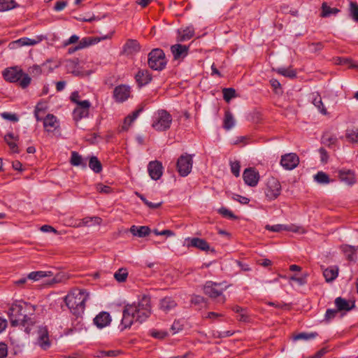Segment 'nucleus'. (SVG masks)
<instances>
[{"instance_id": "nucleus-16", "label": "nucleus", "mask_w": 358, "mask_h": 358, "mask_svg": "<svg viewBox=\"0 0 358 358\" xmlns=\"http://www.w3.org/2000/svg\"><path fill=\"white\" fill-rule=\"evenodd\" d=\"M189 48V45H181L179 43L171 45V51L174 59H183L188 55Z\"/></svg>"}, {"instance_id": "nucleus-63", "label": "nucleus", "mask_w": 358, "mask_h": 358, "mask_svg": "<svg viewBox=\"0 0 358 358\" xmlns=\"http://www.w3.org/2000/svg\"><path fill=\"white\" fill-rule=\"evenodd\" d=\"M67 5V2L66 1H58L55 3L54 9L56 11L62 10Z\"/></svg>"}, {"instance_id": "nucleus-30", "label": "nucleus", "mask_w": 358, "mask_h": 358, "mask_svg": "<svg viewBox=\"0 0 358 358\" xmlns=\"http://www.w3.org/2000/svg\"><path fill=\"white\" fill-rule=\"evenodd\" d=\"M321 9L322 12L320 16L322 17H329L331 15H336L340 12V10L337 8H331L327 2L322 3Z\"/></svg>"}, {"instance_id": "nucleus-60", "label": "nucleus", "mask_w": 358, "mask_h": 358, "mask_svg": "<svg viewBox=\"0 0 358 358\" xmlns=\"http://www.w3.org/2000/svg\"><path fill=\"white\" fill-rule=\"evenodd\" d=\"M232 199L243 204H247L250 201V199L248 198L242 196L238 194H234Z\"/></svg>"}, {"instance_id": "nucleus-35", "label": "nucleus", "mask_w": 358, "mask_h": 358, "mask_svg": "<svg viewBox=\"0 0 358 358\" xmlns=\"http://www.w3.org/2000/svg\"><path fill=\"white\" fill-rule=\"evenodd\" d=\"M235 125V120L232 113L227 110L225 112L224 117L223 120V127L226 130H229L233 128Z\"/></svg>"}, {"instance_id": "nucleus-9", "label": "nucleus", "mask_w": 358, "mask_h": 358, "mask_svg": "<svg viewBox=\"0 0 358 358\" xmlns=\"http://www.w3.org/2000/svg\"><path fill=\"white\" fill-rule=\"evenodd\" d=\"M192 156L188 154L182 155L178 159L177 169L179 174L182 176H187L192 171Z\"/></svg>"}, {"instance_id": "nucleus-6", "label": "nucleus", "mask_w": 358, "mask_h": 358, "mask_svg": "<svg viewBox=\"0 0 358 358\" xmlns=\"http://www.w3.org/2000/svg\"><path fill=\"white\" fill-rule=\"evenodd\" d=\"M172 122V117L165 110H157L154 115L152 127L158 131L169 129Z\"/></svg>"}, {"instance_id": "nucleus-11", "label": "nucleus", "mask_w": 358, "mask_h": 358, "mask_svg": "<svg viewBox=\"0 0 358 358\" xmlns=\"http://www.w3.org/2000/svg\"><path fill=\"white\" fill-rule=\"evenodd\" d=\"M265 229L273 232H280L282 231H289L298 234H304L306 232L305 229L301 227L296 226L294 224L286 225L278 224L272 226L267 224L266 225Z\"/></svg>"}, {"instance_id": "nucleus-7", "label": "nucleus", "mask_w": 358, "mask_h": 358, "mask_svg": "<svg viewBox=\"0 0 358 358\" xmlns=\"http://www.w3.org/2000/svg\"><path fill=\"white\" fill-rule=\"evenodd\" d=\"M148 65L156 71H162L166 65V60L164 51L159 48L152 50L148 55Z\"/></svg>"}, {"instance_id": "nucleus-27", "label": "nucleus", "mask_w": 358, "mask_h": 358, "mask_svg": "<svg viewBox=\"0 0 358 358\" xmlns=\"http://www.w3.org/2000/svg\"><path fill=\"white\" fill-rule=\"evenodd\" d=\"M129 231L133 236L142 238L148 236L150 233V229L147 226L137 227L132 225L129 229Z\"/></svg>"}, {"instance_id": "nucleus-50", "label": "nucleus", "mask_w": 358, "mask_h": 358, "mask_svg": "<svg viewBox=\"0 0 358 358\" xmlns=\"http://www.w3.org/2000/svg\"><path fill=\"white\" fill-rule=\"evenodd\" d=\"M350 14L352 19L357 22L358 21V4L356 2L351 1L350 3Z\"/></svg>"}, {"instance_id": "nucleus-25", "label": "nucleus", "mask_w": 358, "mask_h": 358, "mask_svg": "<svg viewBox=\"0 0 358 358\" xmlns=\"http://www.w3.org/2000/svg\"><path fill=\"white\" fill-rule=\"evenodd\" d=\"M312 103L318 109L320 113L324 115H327L328 112L327 108L324 107L321 96L318 92H314L311 94Z\"/></svg>"}, {"instance_id": "nucleus-4", "label": "nucleus", "mask_w": 358, "mask_h": 358, "mask_svg": "<svg viewBox=\"0 0 358 358\" xmlns=\"http://www.w3.org/2000/svg\"><path fill=\"white\" fill-rule=\"evenodd\" d=\"M4 79L10 83L19 82V85L24 89L31 83V78L17 66L6 69L3 73Z\"/></svg>"}, {"instance_id": "nucleus-14", "label": "nucleus", "mask_w": 358, "mask_h": 358, "mask_svg": "<svg viewBox=\"0 0 358 358\" xmlns=\"http://www.w3.org/2000/svg\"><path fill=\"white\" fill-rule=\"evenodd\" d=\"M90 105V102L87 100L82 101L79 103V105L73 110L74 120L78 121L83 117H87Z\"/></svg>"}, {"instance_id": "nucleus-45", "label": "nucleus", "mask_w": 358, "mask_h": 358, "mask_svg": "<svg viewBox=\"0 0 358 358\" xmlns=\"http://www.w3.org/2000/svg\"><path fill=\"white\" fill-rule=\"evenodd\" d=\"M60 64V62H53L52 59H48L42 64V67H43L44 69H47L48 73H50L54 69L58 68Z\"/></svg>"}, {"instance_id": "nucleus-44", "label": "nucleus", "mask_w": 358, "mask_h": 358, "mask_svg": "<svg viewBox=\"0 0 358 358\" xmlns=\"http://www.w3.org/2000/svg\"><path fill=\"white\" fill-rule=\"evenodd\" d=\"M343 251L349 260H354V255L358 252V246L355 248L351 245H345L343 247Z\"/></svg>"}, {"instance_id": "nucleus-57", "label": "nucleus", "mask_w": 358, "mask_h": 358, "mask_svg": "<svg viewBox=\"0 0 358 358\" xmlns=\"http://www.w3.org/2000/svg\"><path fill=\"white\" fill-rule=\"evenodd\" d=\"M219 213L224 217H229L230 219H236V217L234 215V214L231 210H229L225 208H221L219 210Z\"/></svg>"}, {"instance_id": "nucleus-32", "label": "nucleus", "mask_w": 358, "mask_h": 358, "mask_svg": "<svg viewBox=\"0 0 358 358\" xmlns=\"http://www.w3.org/2000/svg\"><path fill=\"white\" fill-rule=\"evenodd\" d=\"M338 274V268L337 266H331L324 270L323 275L327 282H331L335 280Z\"/></svg>"}, {"instance_id": "nucleus-12", "label": "nucleus", "mask_w": 358, "mask_h": 358, "mask_svg": "<svg viewBox=\"0 0 358 358\" xmlns=\"http://www.w3.org/2000/svg\"><path fill=\"white\" fill-rule=\"evenodd\" d=\"M299 163V158L295 153H288L282 156L280 164L287 170L295 169Z\"/></svg>"}, {"instance_id": "nucleus-33", "label": "nucleus", "mask_w": 358, "mask_h": 358, "mask_svg": "<svg viewBox=\"0 0 358 358\" xmlns=\"http://www.w3.org/2000/svg\"><path fill=\"white\" fill-rule=\"evenodd\" d=\"M68 73H72L74 76H80V71L78 69V63L77 60L69 59L66 62L65 64Z\"/></svg>"}, {"instance_id": "nucleus-49", "label": "nucleus", "mask_w": 358, "mask_h": 358, "mask_svg": "<svg viewBox=\"0 0 358 358\" xmlns=\"http://www.w3.org/2000/svg\"><path fill=\"white\" fill-rule=\"evenodd\" d=\"M224 99L227 102H229L232 98L236 96V91L233 88H224L222 90Z\"/></svg>"}, {"instance_id": "nucleus-56", "label": "nucleus", "mask_w": 358, "mask_h": 358, "mask_svg": "<svg viewBox=\"0 0 358 358\" xmlns=\"http://www.w3.org/2000/svg\"><path fill=\"white\" fill-rule=\"evenodd\" d=\"M1 117L7 120L12 122H17L19 120L18 117L15 114L10 113H1Z\"/></svg>"}, {"instance_id": "nucleus-40", "label": "nucleus", "mask_w": 358, "mask_h": 358, "mask_svg": "<svg viewBox=\"0 0 358 358\" xmlns=\"http://www.w3.org/2000/svg\"><path fill=\"white\" fill-rule=\"evenodd\" d=\"M348 141L352 143H358V129H348L345 132Z\"/></svg>"}, {"instance_id": "nucleus-46", "label": "nucleus", "mask_w": 358, "mask_h": 358, "mask_svg": "<svg viewBox=\"0 0 358 358\" xmlns=\"http://www.w3.org/2000/svg\"><path fill=\"white\" fill-rule=\"evenodd\" d=\"M314 179L317 182L320 184H328L330 182L329 176L322 171L318 172L314 176Z\"/></svg>"}, {"instance_id": "nucleus-8", "label": "nucleus", "mask_w": 358, "mask_h": 358, "mask_svg": "<svg viewBox=\"0 0 358 358\" xmlns=\"http://www.w3.org/2000/svg\"><path fill=\"white\" fill-rule=\"evenodd\" d=\"M265 195L270 200H274L278 197L281 192V185L275 178L271 177L268 179L265 188Z\"/></svg>"}, {"instance_id": "nucleus-55", "label": "nucleus", "mask_w": 358, "mask_h": 358, "mask_svg": "<svg viewBox=\"0 0 358 358\" xmlns=\"http://www.w3.org/2000/svg\"><path fill=\"white\" fill-rule=\"evenodd\" d=\"M338 313V311L336 309H328L326 311L324 319L326 321L329 322L331 319L334 318Z\"/></svg>"}, {"instance_id": "nucleus-36", "label": "nucleus", "mask_w": 358, "mask_h": 358, "mask_svg": "<svg viewBox=\"0 0 358 358\" xmlns=\"http://www.w3.org/2000/svg\"><path fill=\"white\" fill-rule=\"evenodd\" d=\"M52 275V271H33L31 272L28 275V278L30 280H33L34 281L38 280L41 278H45V277H50Z\"/></svg>"}, {"instance_id": "nucleus-28", "label": "nucleus", "mask_w": 358, "mask_h": 358, "mask_svg": "<svg viewBox=\"0 0 358 358\" xmlns=\"http://www.w3.org/2000/svg\"><path fill=\"white\" fill-rule=\"evenodd\" d=\"M151 80V75L147 70L139 71L136 75V80L140 86L148 84Z\"/></svg>"}, {"instance_id": "nucleus-38", "label": "nucleus", "mask_w": 358, "mask_h": 358, "mask_svg": "<svg viewBox=\"0 0 358 358\" xmlns=\"http://www.w3.org/2000/svg\"><path fill=\"white\" fill-rule=\"evenodd\" d=\"M90 168L95 173H100L102 170V165L96 157L92 156L89 161Z\"/></svg>"}, {"instance_id": "nucleus-58", "label": "nucleus", "mask_w": 358, "mask_h": 358, "mask_svg": "<svg viewBox=\"0 0 358 358\" xmlns=\"http://www.w3.org/2000/svg\"><path fill=\"white\" fill-rule=\"evenodd\" d=\"M306 276L307 274H305L303 277H296L294 275L289 278V281H294L298 283L299 285H303L306 283Z\"/></svg>"}, {"instance_id": "nucleus-59", "label": "nucleus", "mask_w": 358, "mask_h": 358, "mask_svg": "<svg viewBox=\"0 0 358 358\" xmlns=\"http://www.w3.org/2000/svg\"><path fill=\"white\" fill-rule=\"evenodd\" d=\"M29 72L30 74L34 76H39L42 73L41 66L38 65H34L29 69Z\"/></svg>"}, {"instance_id": "nucleus-2", "label": "nucleus", "mask_w": 358, "mask_h": 358, "mask_svg": "<svg viewBox=\"0 0 358 358\" xmlns=\"http://www.w3.org/2000/svg\"><path fill=\"white\" fill-rule=\"evenodd\" d=\"M90 294L85 289H73L65 297V303L70 311L76 316L81 315L85 309V303Z\"/></svg>"}, {"instance_id": "nucleus-31", "label": "nucleus", "mask_w": 358, "mask_h": 358, "mask_svg": "<svg viewBox=\"0 0 358 358\" xmlns=\"http://www.w3.org/2000/svg\"><path fill=\"white\" fill-rule=\"evenodd\" d=\"M29 329H31V334H37L38 336H48L46 327L38 325L34 322L32 320H31V322L29 323ZM29 334H31V333Z\"/></svg>"}, {"instance_id": "nucleus-13", "label": "nucleus", "mask_w": 358, "mask_h": 358, "mask_svg": "<svg viewBox=\"0 0 358 358\" xmlns=\"http://www.w3.org/2000/svg\"><path fill=\"white\" fill-rule=\"evenodd\" d=\"M185 329L184 322L180 320H175L173 323L171 324L170 328V331H153L152 332L151 336H168L169 334L173 335L176 334L183 333V330Z\"/></svg>"}, {"instance_id": "nucleus-18", "label": "nucleus", "mask_w": 358, "mask_h": 358, "mask_svg": "<svg viewBox=\"0 0 358 358\" xmlns=\"http://www.w3.org/2000/svg\"><path fill=\"white\" fill-rule=\"evenodd\" d=\"M162 165L157 161L150 162L148 166L149 176L152 180H159L162 175Z\"/></svg>"}, {"instance_id": "nucleus-42", "label": "nucleus", "mask_w": 358, "mask_h": 358, "mask_svg": "<svg viewBox=\"0 0 358 358\" xmlns=\"http://www.w3.org/2000/svg\"><path fill=\"white\" fill-rule=\"evenodd\" d=\"M275 71L278 73H279L285 77H287V78H293L296 77V71L291 68L282 67V68L277 69Z\"/></svg>"}, {"instance_id": "nucleus-62", "label": "nucleus", "mask_w": 358, "mask_h": 358, "mask_svg": "<svg viewBox=\"0 0 358 358\" xmlns=\"http://www.w3.org/2000/svg\"><path fill=\"white\" fill-rule=\"evenodd\" d=\"M64 275L62 274H57L54 278H52L50 280L46 282L48 285H52L55 283L60 282L63 280Z\"/></svg>"}, {"instance_id": "nucleus-48", "label": "nucleus", "mask_w": 358, "mask_h": 358, "mask_svg": "<svg viewBox=\"0 0 358 358\" xmlns=\"http://www.w3.org/2000/svg\"><path fill=\"white\" fill-rule=\"evenodd\" d=\"M128 276V273L126 268H121L118 269L114 274V278L119 282H124Z\"/></svg>"}, {"instance_id": "nucleus-54", "label": "nucleus", "mask_w": 358, "mask_h": 358, "mask_svg": "<svg viewBox=\"0 0 358 358\" xmlns=\"http://www.w3.org/2000/svg\"><path fill=\"white\" fill-rule=\"evenodd\" d=\"M96 189L97 192L103 194H109L112 192V189L108 185H104L101 183H99L96 185Z\"/></svg>"}, {"instance_id": "nucleus-15", "label": "nucleus", "mask_w": 358, "mask_h": 358, "mask_svg": "<svg viewBox=\"0 0 358 358\" xmlns=\"http://www.w3.org/2000/svg\"><path fill=\"white\" fill-rule=\"evenodd\" d=\"M243 178L245 182L250 187L256 186L259 179L258 172L252 168L245 169L243 173Z\"/></svg>"}, {"instance_id": "nucleus-37", "label": "nucleus", "mask_w": 358, "mask_h": 358, "mask_svg": "<svg viewBox=\"0 0 358 358\" xmlns=\"http://www.w3.org/2000/svg\"><path fill=\"white\" fill-rule=\"evenodd\" d=\"M124 50L130 54L138 52L140 50L139 43L136 40L129 39L124 45Z\"/></svg>"}, {"instance_id": "nucleus-29", "label": "nucleus", "mask_w": 358, "mask_h": 358, "mask_svg": "<svg viewBox=\"0 0 358 358\" xmlns=\"http://www.w3.org/2000/svg\"><path fill=\"white\" fill-rule=\"evenodd\" d=\"M143 111V108H140L132 113L131 115L127 116L124 118V124L122 127V129L127 131L128 130L129 126L133 123V122L138 117L139 114Z\"/></svg>"}, {"instance_id": "nucleus-19", "label": "nucleus", "mask_w": 358, "mask_h": 358, "mask_svg": "<svg viewBox=\"0 0 358 358\" xmlns=\"http://www.w3.org/2000/svg\"><path fill=\"white\" fill-rule=\"evenodd\" d=\"M188 247H194L202 251H208L210 250L209 244L202 238H188L186 239Z\"/></svg>"}, {"instance_id": "nucleus-39", "label": "nucleus", "mask_w": 358, "mask_h": 358, "mask_svg": "<svg viewBox=\"0 0 358 358\" xmlns=\"http://www.w3.org/2000/svg\"><path fill=\"white\" fill-rule=\"evenodd\" d=\"M46 109V105L41 102L36 106L34 115L37 121H41L43 120V115L45 114Z\"/></svg>"}, {"instance_id": "nucleus-17", "label": "nucleus", "mask_w": 358, "mask_h": 358, "mask_svg": "<svg viewBox=\"0 0 358 358\" xmlns=\"http://www.w3.org/2000/svg\"><path fill=\"white\" fill-rule=\"evenodd\" d=\"M111 321L112 319L110 314L106 311L99 313L93 320L94 324L99 329L107 327Z\"/></svg>"}, {"instance_id": "nucleus-26", "label": "nucleus", "mask_w": 358, "mask_h": 358, "mask_svg": "<svg viewBox=\"0 0 358 358\" xmlns=\"http://www.w3.org/2000/svg\"><path fill=\"white\" fill-rule=\"evenodd\" d=\"M335 305L338 311L345 310L349 311L355 307L354 302L350 303L342 297H337L335 299Z\"/></svg>"}, {"instance_id": "nucleus-51", "label": "nucleus", "mask_w": 358, "mask_h": 358, "mask_svg": "<svg viewBox=\"0 0 358 358\" xmlns=\"http://www.w3.org/2000/svg\"><path fill=\"white\" fill-rule=\"evenodd\" d=\"M71 164L73 166H85V164H83L82 157L76 152H72L71 153Z\"/></svg>"}, {"instance_id": "nucleus-21", "label": "nucleus", "mask_w": 358, "mask_h": 358, "mask_svg": "<svg viewBox=\"0 0 358 358\" xmlns=\"http://www.w3.org/2000/svg\"><path fill=\"white\" fill-rule=\"evenodd\" d=\"M112 34H113L110 35H106L103 37L84 38L80 41L78 45L74 48V50L83 49L90 45L96 44L102 40L110 38Z\"/></svg>"}, {"instance_id": "nucleus-1", "label": "nucleus", "mask_w": 358, "mask_h": 358, "mask_svg": "<svg viewBox=\"0 0 358 358\" xmlns=\"http://www.w3.org/2000/svg\"><path fill=\"white\" fill-rule=\"evenodd\" d=\"M151 307L150 299L144 297L137 303L127 304L122 313V319L119 325L120 332L129 328L134 321L142 322L150 315Z\"/></svg>"}, {"instance_id": "nucleus-61", "label": "nucleus", "mask_w": 358, "mask_h": 358, "mask_svg": "<svg viewBox=\"0 0 358 358\" xmlns=\"http://www.w3.org/2000/svg\"><path fill=\"white\" fill-rule=\"evenodd\" d=\"M8 355V347L4 343H0V358H6Z\"/></svg>"}, {"instance_id": "nucleus-47", "label": "nucleus", "mask_w": 358, "mask_h": 358, "mask_svg": "<svg viewBox=\"0 0 358 358\" xmlns=\"http://www.w3.org/2000/svg\"><path fill=\"white\" fill-rule=\"evenodd\" d=\"M337 63L341 65H349L350 68L358 69V63L355 62L350 58L339 57L337 59Z\"/></svg>"}, {"instance_id": "nucleus-20", "label": "nucleus", "mask_w": 358, "mask_h": 358, "mask_svg": "<svg viewBox=\"0 0 358 358\" xmlns=\"http://www.w3.org/2000/svg\"><path fill=\"white\" fill-rule=\"evenodd\" d=\"M41 41V39H31L24 37L10 42L8 45V47L10 49H16L24 45H34L38 43Z\"/></svg>"}, {"instance_id": "nucleus-24", "label": "nucleus", "mask_w": 358, "mask_h": 358, "mask_svg": "<svg viewBox=\"0 0 358 358\" xmlns=\"http://www.w3.org/2000/svg\"><path fill=\"white\" fill-rule=\"evenodd\" d=\"M339 178L348 185H352L356 182L354 172L350 170H341L339 171Z\"/></svg>"}, {"instance_id": "nucleus-64", "label": "nucleus", "mask_w": 358, "mask_h": 358, "mask_svg": "<svg viewBox=\"0 0 358 358\" xmlns=\"http://www.w3.org/2000/svg\"><path fill=\"white\" fill-rule=\"evenodd\" d=\"M191 302L196 305H199L204 303V298L201 296L194 295L191 299Z\"/></svg>"}, {"instance_id": "nucleus-52", "label": "nucleus", "mask_w": 358, "mask_h": 358, "mask_svg": "<svg viewBox=\"0 0 358 358\" xmlns=\"http://www.w3.org/2000/svg\"><path fill=\"white\" fill-rule=\"evenodd\" d=\"M43 350H47L50 346L49 337H38L36 342Z\"/></svg>"}, {"instance_id": "nucleus-41", "label": "nucleus", "mask_w": 358, "mask_h": 358, "mask_svg": "<svg viewBox=\"0 0 358 358\" xmlns=\"http://www.w3.org/2000/svg\"><path fill=\"white\" fill-rule=\"evenodd\" d=\"M16 6L17 3L13 0H0V12L13 9Z\"/></svg>"}, {"instance_id": "nucleus-23", "label": "nucleus", "mask_w": 358, "mask_h": 358, "mask_svg": "<svg viewBox=\"0 0 358 358\" xmlns=\"http://www.w3.org/2000/svg\"><path fill=\"white\" fill-rule=\"evenodd\" d=\"M194 35V29L192 27H187L178 31L177 41L184 42L192 38Z\"/></svg>"}, {"instance_id": "nucleus-43", "label": "nucleus", "mask_w": 358, "mask_h": 358, "mask_svg": "<svg viewBox=\"0 0 358 358\" xmlns=\"http://www.w3.org/2000/svg\"><path fill=\"white\" fill-rule=\"evenodd\" d=\"M5 141L8 143V146L10 147V149L12 150L13 152L18 153L19 150L17 144L15 142H12V139H15L14 135L11 133L8 134L4 137Z\"/></svg>"}, {"instance_id": "nucleus-22", "label": "nucleus", "mask_w": 358, "mask_h": 358, "mask_svg": "<svg viewBox=\"0 0 358 358\" xmlns=\"http://www.w3.org/2000/svg\"><path fill=\"white\" fill-rule=\"evenodd\" d=\"M43 120V127L48 132L54 131L59 127L57 117L52 114H48Z\"/></svg>"}, {"instance_id": "nucleus-5", "label": "nucleus", "mask_w": 358, "mask_h": 358, "mask_svg": "<svg viewBox=\"0 0 358 358\" xmlns=\"http://www.w3.org/2000/svg\"><path fill=\"white\" fill-rule=\"evenodd\" d=\"M227 287V286L223 287L221 283L208 281L203 287V292L210 298L216 299L217 303H224L226 301V298L222 294V292Z\"/></svg>"}, {"instance_id": "nucleus-53", "label": "nucleus", "mask_w": 358, "mask_h": 358, "mask_svg": "<svg viewBox=\"0 0 358 358\" xmlns=\"http://www.w3.org/2000/svg\"><path fill=\"white\" fill-rule=\"evenodd\" d=\"M231 166V171L232 173L236 176L238 177L240 175V163L238 161L235 162H230Z\"/></svg>"}, {"instance_id": "nucleus-34", "label": "nucleus", "mask_w": 358, "mask_h": 358, "mask_svg": "<svg viewBox=\"0 0 358 358\" xmlns=\"http://www.w3.org/2000/svg\"><path fill=\"white\" fill-rule=\"evenodd\" d=\"M176 306V303L171 297H165L160 301V308L164 311H169Z\"/></svg>"}, {"instance_id": "nucleus-3", "label": "nucleus", "mask_w": 358, "mask_h": 358, "mask_svg": "<svg viewBox=\"0 0 358 358\" xmlns=\"http://www.w3.org/2000/svg\"><path fill=\"white\" fill-rule=\"evenodd\" d=\"M25 303H13L8 310V317L12 327H20L24 328V331L27 334L31 333L29 329V323L31 318L29 317L23 313V308Z\"/></svg>"}, {"instance_id": "nucleus-10", "label": "nucleus", "mask_w": 358, "mask_h": 358, "mask_svg": "<svg viewBox=\"0 0 358 358\" xmlns=\"http://www.w3.org/2000/svg\"><path fill=\"white\" fill-rule=\"evenodd\" d=\"M131 95V87L127 85H120L113 90V98L117 103L127 101Z\"/></svg>"}]
</instances>
